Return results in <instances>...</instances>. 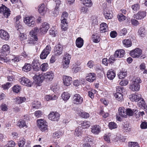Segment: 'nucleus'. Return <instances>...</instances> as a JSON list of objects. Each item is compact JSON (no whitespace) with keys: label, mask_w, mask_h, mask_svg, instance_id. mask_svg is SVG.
Segmentation results:
<instances>
[{"label":"nucleus","mask_w":147,"mask_h":147,"mask_svg":"<svg viewBox=\"0 0 147 147\" xmlns=\"http://www.w3.org/2000/svg\"><path fill=\"white\" fill-rule=\"evenodd\" d=\"M142 54V51L139 48H136L131 51L130 53V55L134 58L138 57Z\"/></svg>","instance_id":"obj_9"},{"label":"nucleus","mask_w":147,"mask_h":147,"mask_svg":"<svg viewBox=\"0 0 147 147\" xmlns=\"http://www.w3.org/2000/svg\"><path fill=\"white\" fill-rule=\"evenodd\" d=\"M119 140V138L117 135L113 134H111V142H118Z\"/></svg>","instance_id":"obj_37"},{"label":"nucleus","mask_w":147,"mask_h":147,"mask_svg":"<svg viewBox=\"0 0 147 147\" xmlns=\"http://www.w3.org/2000/svg\"><path fill=\"white\" fill-rule=\"evenodd\" d=\"M71 59V55L68 54L67 53L64 55L63 60L70 63Z\"/></svg>","instance_id":"obj_45"},{"label":"nucleus","mask_w":147,"mask_h":147,"mask_svg":"<svg viewBox=\"0 0 147 147\" xmlns=\"http://www.w3.org/2000/svg\"><path fill=\"white\" fill-rule=\"evenodd\" d=\"M40 102L37 101H35L33 102L32 107L33 109H38L40 107Z\"/></svg>","instance_id":"obj_41"},{"label":"nucleus","mask_w":147,"mask_h":147,"mask_svg":"<svg viewBox=\"0 0 147 147\" xmlns=\"http://www.w3.org/2000/svg\"><path fill=\"white\" fill-rule=\"evenodd\" d=\"M38 10L39 13L42 15H43L45 13V8L44 3L40 4L38 7Z\"/></svg>","instance_id":"obj_22"},{"label":"nucleus","mask_w":147,"mask_h":147,"mask_svg":"<svg viewBox=\"0 0 147 147\" xmlns=\"http://www.w3.org/2000/svg\"><path fill=\"white\" fill-rule=\"evenodd\" d=\"M128 147H140L138 144L136 142H130L128 143Z\"/></svg>","instance_id":"obj_50"},{"label":"nucleus","mask_w":147,"mask_h":147,"mask_svg":"<svg viewBox=\"0 0 147 147\" xmlns=\"http://www.w3.org/2000/svg\"><path fill=\"white\" fill-rule=\"evenodd\" d=\"M37 41V40H35L32 37L28 40L27 43L31 45L35 44H36V42Z\"/></svg>","instance_id":"obj_62"},{"label":"nucleus","mask_w":147,"mask_h":147,"mask_svg":"<svg viewBox=\"0 0 147 147\" xmlns=\"http://www.w3.org/2000/svg\"><path fill=\"white\" fill-rule=\"evenodd\" d=\"M69 62L63 60L61 65V67L64 69H66L68 67H69Z\"/></svg>","instance_id":"obj_46"},{"label":"nucleus","mask_w":147,"mask_h":147,"mask_svg":"<svg viewBox=\"0 0 147 147\" xmlns=\"http://www.w3.org/2000/svg\"><path fill=\"white\" fill-rule=\"evenodd\" d=\"M44 79H45L47 81H51L54 77V74L51 71L47 72L45 73L43 76Z\"/></svg>","instance_id":"obj_10"},{"label":"nucleus","mask_w":147,"mask_h":147,"mask_svg":"<svg viewBox=\"0 0 147 147\" xmlns=\"http://www.w3.org/2000/svg\"><path fill=\"white\" fill-rule=\"evenodd\" d=\"M122 43L124 46L126 47L131 46L132 42L131 40L129 39H125L123 40Z\"/></svg>","instance_id":"obj_27"},{"label":"nucleus","mask_w":147,"mask_h":147,"mask_svg":"<svg viewBox=\"0 0 147 147\" xmlns=\"http://www.w3.org/2000/svg\"><path fill=\"white\" fill-rule=\"evenodd\" d=\"M17 125L20 128H22L26 126V124L24 120H21L18 121L17 124Z\"/></svg>","instance_id":"obj_44"},{"label":"nucleus","mask_w":147,"mask_h":147,"mask_svg":"<svg viewBox=\"0 0 147 147\" xmlns=\"http://www.w3.org/2000/svg\"><path fill=\"white\" fill-rule=\"evenodd\" d=\"M78 126V127L76 128L74 133V135L76 136L80 137L82 135V131H81V127Z\"/></svg>","instance_id":"obj_38"},{"label":"nucleus","mask_w":147,"mask_h":147,"mask_svg":"<svg viewBox=\"0 0 147 147\" xmlns=\"http://www.w3.org/2000/svg\"><path fill=\"white\" fill-rule=\"evenodd\" d=\"M38 30L37 28L35 27L30 32V36L35 40H38V38L37 35L38 33Z\"/></svg>","instance_id":"obj_12"},{"label":"nucleus","mask_w":147,"mask_h":147,"mask_svg":"<svg viewBox=\"0 0 147 147\" xmlns=\"http://www.w3.org/2000/svg\"><path fill=\"white\" fill-rule=\"evenodd\" d=\"M130 99L132 101L139 102L140 103L142 106H143L144 105L145 102L144 100L141 97L140 94H138L136 95L133 94L130 97Z\"/></svg>","instance_id":"obj_2"},{"label":"nucleus","mask_w":147,"mask_h":147,"mask_svg":"<svg viewBox=\"0 0 147 147\" xmlns=\"http://www.w3.org/2000/svg\"><path fill=\"white\" fill-rule=\"evenodd\" d=\"M146 16L145 11H140L137 13L135 16V18L138 19H141L144 18Z\"/></svg>","instance_id":"obj_25"},{"label":"nucleus","mask_w":147,"mask_h":147,"mask_svg":"<svg viewBox=\"0 0 147 147\" xmlns=\"http://www.w3.org/2000/svg\"><path fill=\"white\" fill-rule=\"evenodd\" d=\"M145 32V29L143 28H140L138 31V34L140 36L142 37H143L144 34V33Z\"/></svg>","instance_id":"obj_57"},{"label":"nucleus","mask_w":147,"mask_h":147,"mask_svg":"<svg viewBox=\"0 0 147 147\" xmlns=\"http://www.w3.org/2000/svg\"><path fill=\"white\" fill-rule=\"evenodd\" d=\"M51 51V47L49 45H47L41 53L40 55V59H45Z\"/></svg>","instance_id":"obj_3"},{"label":"nucleus","mask_w":147,"mask_h":147,"mask_svg":"<svg viewBox=\"0 0 147 147\" xmlns=\"http://www.w3.org/2000/svg\"><path fill=\"white\" fill-rule=\"evenodd\" d=\"M83 98L80 94H76L74 95L73 98V101L74 104H81L83 102Z\"/></svg>","instance_id":"obj_7"},{"label":"nucleus","mask_w":147,"mask_h":147,"mask_svg":"<svg viewBox=\"0 0 147 147\" xmlns=\"http://www.w3.org/2000/svg\"><path fill=\"white\" fill-rule=\"evenodd\" d=\"M76 43L78 47L80 48L83 45V40L81 37H78L76 40Z\"/></svg>","instance_id":"obj_24"},{"label":"nucleus","mask_w":147,"mask_h":147,"mask_svg":"<svg viewBox=\"0 0 147 147\" xmlns=\"http://www.w3.org/2000/svg\"><path fill=\"white\" fill-rule=\"evenodd\" d=\"M48 66L47 63H43L40 66V68L42 71H45L47 69Z\"/></svg>","instance_id":"obj_52"},{"label":"nucleus","mask_w":147,"mask_h":147,"mask_svg":"<svg viewBox=\"0 0 147 147\" xmlns=\"http://www.w3.org/2000/svg\"><path fill=\"white\" fill-rule=\"evenodd\" d=\"M63 80L64 84L67 86H69L72 82L71 78L67 76H63Z\"/></svg>","instance_id":"obj_13"},{"label":"nucleus","mask_w":147,"mask_h":147,"mask_svg":"<svg viewBox=\"0 0 147 147\" xmlns=\"http://www.w3.org/2000/svg\"><path fill=\"white\" fill-rule=\"evenodd\" d=\"M62 29L64 31H66L68 27V24L66 22L67 20H61Z\"/></svg>","instance_id":"obj_26"},{"label":"nucleus","mask_w":147,"mask_h":147,"mask_svg":"<svg viewBox=\"0 0 147 147\" xmlns=\"http://www.w3.org/2000/svg\"><path fill=\"white\" fill-rule=\"evenodd\" d=\"M31 69V65L28 63H26L22 68V70L26 72H28L30 71Z\"/></svg>","instance_id":"obj_35"},{"label":"nucleus","mask_w":147,"mask_h":147,"mask_svg":"<svg viewBox=\"0 0 147 147\" xmlns=\"http://www.w3.org/2000/svg\"><path fill=\"white\" fill-rule=\"evenodd\" d=\"M145 115V113L144 111L139 112L135 115V117L136 119H139L141 116L143 117Z\"/></svg>","instance_id":"obj_63"},{"label":"nucleus","mask_w":147,"mask_h":147,"mask_svg":"<svg viewBox=\"0 0 147 147\" xmlns=\"http://www.w3.org/2000/svg\"><path fill=\"white\" fill-rule=\"evenodd\" d=\"M11 83L9 82L6 83V84L3 85L1 86V88H3V90H5L8 89L11 86Z\"/></svg>","instance_id":"obj_59"},{"label":"nucleus","mask_w":147,"mask_h":147,"mask_svg":"<svg viewBox=\"0 0 147 147\" xmlns=\"http://www.w3.org/2000/svg\"><path fill=\"white\" fill-rule=\"evenodd\" d=\"M91 38L92 39L93 41L96 43L98 42L100 40V38L99 36L94 34H92L91 36Z\"/></svg>","instance_id":"obj_32"},{"label":"nucleus","mask_w":147,"mask_h":147,"mask_svg":"<svg viewBox=\"0 0 147 147\" xmlns=\"http://www.w3.org/2000/svg\"><path fill=\"white\" fill-rule=\"evenodd\" d=\"M79 125H81L83 129L87 128L90 126V123L88 121H82L80 122Z\"/></svg>","instance_id":"obj_29"},{"label":"nucleus","mask_w":147,"mask_h":147,"mask_svg":"<svg viewBox=\"0 0 147 147\" xmlns=\"http://www.w3.org/2000/svg\"><path fill=\"white\" fill-rule=\"evenodd\" d=\"M111 134H109L107 135H105L104 137V139L108 143H111Z\"/></svg>","instance_id":"obj_51"},{"label":"nucleus","mask_w":147,"mask_h":147,"mask_svg":"<svg viewBox=\"0 0 147 147\" xmlns=\"http://www.w3.org/2000/svg\"><path fill=\"white\" fill-rule=\"evenodd\" d=\"M34 79L38 82H42L44 79V77L42 74L36 75L33 77Z\"/></svg>","instance_id":"obj_31"},{"label":"nucleus","mask_w":147,"mask_h":147,"mask_svg":"<svg viewBox=\"0 0 147 147\" xmlns=\"http://www.w3.org/2000/svg\"><path fill=\"white\" fill-rule=\"evenodd\" d=\"M108 125L109 128L111 129L116 128L117 127L116 124L114 122L109 123Z\"/></svg>","instance_id":"obj_55"},{"label":"nucleus","mask_w":147,"mask_h":147,"mask_svg":"<svg viewBox=\"0 0 147 147\" xmlns=\"http://www.w3.org/2000/svg\"><path fill=\"white\" fill-rule=\"evenodd\" d=\"M80 116L84 118H87L90 116L88 113L85 112H80L79 113Z\"/></svg>","instance_id":"obj_47"},{"label":"nucleus","mask_w":147,"mask_h":147,"mask_svg":"<svg viewBox=\"0 0 147 147\" xmlns=\"http://www.w3.org/2000/svg\"><path fill=\"white\" fill-rule=\"evenodd\" d=\"M62 135V133L60 131H57L54 133L53 136L56 138H60Z\"/></svg>","instance_id":"obj_42"},{"label":"nucleus","mask_w":147,"mask_h":147,"mask_svg":"<svg viewBox=\"0 0 147 147\" xmlns=\"http://www.w3.org/2000/svg\"><path fill=\"white\" fill-rule=\"evenodd\" d=\"M10 52V48L9 46L7 45H5L3 46L1 49V52L3 53L7 52L9 53Z\"/></svg>","instance_id":"obj_28"},{"label":"nucleus","mask_w":147,"mask_h":147,"mask_svg":"<svg viewBox=\"0 0 147 147\" xmlns=\"http://www.w3.org/2000/svg\"><path fill=\"white\" fill-rule=\"evenodd\" d=\"M118 18L120 22H122L125 20L126 18L122 14H119L118 15Z\"/></svg>","instance_id":"obj_58"},{"label":"nucleus","mask_w":147,"mask_h":147,"mask_svg":"<svg viewBox=\"0 0 147 147\" xmlns=\"http://www.w3.org/2000/svg\"><path fill=\"white\" fill-rule=\"evenodd\" d=\"M20 80V82L22 85L28 87L31 86L32 83L28 78L23 77Z\"/></svg>","instance_id":"obj_14"},{"label":"nucleus","mask_w":147,"mask_h":147,"mask_svg":"<svg viewBox=\"0 0 147 147\" xmlns=\"http://www.w3.org/2000/svg\"><path fill=\"white\" fill-rule=\"evenodd\" d=\"M21 89L20 87L18 85L14 86L13 88V90L14 92L18 93L19 92Z\"/></svg>","instance_id":"obj_54"},{"label":"nucleus","mask_w":147,"mask_h":147,"mask_svg":"<svg viewBox=\"0 0 147 147\" xmlns=\"http://www.w3.org/2000/svg\"><path fill=\"white\" fill-rule=\"evenodd\" d=\"M129 89L134 91H138L140 88V86L139 84H136L134 83H132L130 84L129 87Z\"/></svg>","instance_id":"obj_19"},{"label":"nucleus","mask_w":147,"mask_h":147,"mask_svg":"<svg viewBox=\"0 0 147 147\" xmlns=\"http://www.w3.org/2000/svg\"><path fill=\"white\" fill-rule=\"evenodd\" d=\"M118 111L119 115L122 117L126 118V110L123 107H119V109Z\"/></svg>","instance_id":"obj_23"},{"label":"nucleus","mask_w":147,"mask_h":147,"mask_svg":"<svg viewBox=\"0 0 147 147\" xmlns=\"http://www.w3.org/2000/svg\"><path fill=\"white\" fill-rule=\"evenodd\" d=\"M43 114V113L40 111H37L34 113L35 116L37 118L41 117Z\"/></svg>","instance_id":"obj_60"},{"label":"nucleus","mask_w":147,"mask_h":147,"mask_svg":"<svg viewBox=\"0 0 147 147\" xmlns=\"http://www.w3.org/2000/svg\"><path fill=\"white\" fill-rule=\"evenodd\" d=\"M95 79V74L93 73L89 74L86 77V80L90 82H93Z\"/></svg>","instance_id":"obj_20"},{"label":"nucleus","mask_w":147,"mask_h":147,"mask_svg":"<svg viewBox=\"0 0 147 147\" xmlns=\"http://www.w3.org/2000/svg\"><path fill=\"white\" fill-rule=\"evenodd\" d=\"M60 115L56 112H52L48 115L49 119L52 121H57L59 119Z\"/></svg>","instance_id":"obj_6"},{"label":"nucleus","mask_w":147,"mask_h":147,"mask_svg":"<svg viewBox=\"0 0 147 147\" xmlns=\"http://www.w3.org/2000/svg\"><path fill=\"white\" fill-rule=\"evenodd\" d=\"M80 69V67H79L76 64L73 65L72 66V70L74 73H77L79 71Z\"/></svg>","instance_id":"obj_43"},{"label":"nucleus","mask_w":147,"mask_h":147,"mask_svg":"<svg viewBox=\"0 0 147 147\" xmlns=\"http://www.w3.org/2000/svg\"><path fill=\"white\" fill-rule=\"evenodd\" d=\"M15 145V143L13 141H9L7 144L4 147H14Z\"/></svg>","instance_id":"obj_56"},{"label":"nucleus","mask_w":147,"mask_h":147,"mask_svg":"<svg viewBox=\"0 0 147 147\" xmlns=\"http://www.w3.org/2000/svg\"><path fill=\"white\" fill-rule=\"evenodd\" d=\"M127 72L126 71H121L118 74L119 78L120 79L125 78L127 75Z\"/></svg>","instance_id":"obj_49"},{"label":"nucleus","mask_w":147,"mask_h":147,"mask_svg":"<svg viewBox=\"0 0 147 147\" xmlns=\"http://www.w3.org/2000/svg\"><path fill=\"white\" fill-rule=\"evenodd\" d=\"M8 107L6 104L3 103L1 106V108L2 111H7L8 109Z\"/></svg>","instance_id":"obj_64"},{"label":"nucleus","mask_w":147,"mask_h":147,"mask_svg":"<svg viewBox=\"0 0 147 147\" xmlns=\"http://www.w3.org/2000/svg\"><path fill=\"white\" fill-rule=\"evenodd\" d=\"M136 110L134 111V109L132 110L130 108L127 109L126 110V115L129 116H132L133 115L134 113L136 111Z\"/></svg>","instance_id":"obj_40"},{"label":"nucleus","mask_w":147,"mask_h":147,"mask_svg":"<svg viewBox=\"0 0 147 147\" xmlns=\"http://www.w3.org/2000/svg\"><path fill=\"white\" fill-rule=\"evenodd\" d=\"M16 103L20 104L24 102L26 100V98L24 97H18L15 99Z\"/></svg>","instance_id":"obj_36"},{"label":"nucleus","mask_w":147,"mask_h":147,"mask_svg":"<svg viewBox=\"0 0 147 147\" xmlns=\"http://www.w3.org/2000/svg\"><path fill=\"white\" fill-rule=\"evenodd\" d=\"M114 96L116 100L119 101H121L123 100V98L122 94L120 92H116Z\"/></svg>","instance_id":"obj_34"},{"label":"nucleus","mask_w":147,"mask_h":147,"mask_svg":"<svg viewBox=\"0 0 147 147\" xmlns=\"http://www.w3.org/2000/svg\"><path fill=\"white\" fill-rule=\"evenodd\" d=\"M93 140V138L90 135L86 136L84 138V141L86 142H91Z\"/></svg>","instance_id":"obj_61"},{"label":"nucleus","mask_w":147,"mask_h":147,"mask_svg":"<svg viewBox=\"0 0 147 147\" xmlns=\"http://www.w3.org/2000/svg\"><path fill=\"white\" fill-rule=\"evenodd\" d=\"M115 76V73L112 69L109 70L107 72V77L110 80H113Z\"/></svg>","instance_id":"obj_18"},{"label":"nucleus","mask_w":147,"mask_h":147,"mask_svg":"<svg viewBox=\"0 0 147 147\" xmlns=\"http://www.w3.org/2000/svg\"><path fill=\"white\" fill-rule=\"evenodd\" d=\"M82 3L88 7H90L92 5L91 0H81Z\"/></svg>","instance_id":"obj_33"},{"label":"nucleus","mask_w":147,"mask_h":147,"mask_svg":"<svg viewBox=\"0 0 147 147\" xmlns=\"http://www.w3.org/2000/svg\"><path fill=\"white\" fill-rule=\"evenodd\" d=\"M63 46L60 43L58 44L55 47L54 53L55 56H58L61 55L63 52Z\"/></svg>","instance_id":"obj_4"},{"label":"nucleus","mask_w":147,"mask_h":147,"mask_svg":"<svg viewBox=\"0 0 147 147\" xmlns=\"http://www.w3.org/2000/svg\"><path fill=\"white\" fill-rule=\"evenodd\" d=\"M34 18L32 16L27 17L24 18V21L25 23L28 26L33 27L35 23Z\"/></svg>","instance_id":"obj_5"},{"label":"nucleus","mask_w":147,"mask_h":147,"mask_svg":"<svg viewBox=\"0 0 147 147\" xmlns=\"http://www.w3.org/2000/svg\"><path fill=\"white\" fill-rule=\"evenodd\" d=\"M70 97V94L67 92H64L61 94L62 98L64 100H67Z\"/></svg>","instance_id":"obj_39"},{"label":"nucleus","mask_w":147,"mask_h":147,"mask_svg":"<svg viewBox=\"0 0 147 147\" xmlns=\"http://www.w3.org/2000/svg\"><path fill=\"white\" fill-rule=\"evenodd\" d=\"M37 125L40 129L42 131H47V123L44 120L41 119L37 120Z\"/></svg>","instance_id":"obj_1"},{"label":"nucleus","mask_w":147,"mask_h":147,"mask_svg":"<svg viewBox=\"0 0 147 147\" xmlns=\"http://www.w3.org/2000/svg\"><path fill=\"white\" fill-rule=\"evenodd\" d=\"M0 13H3L5 17L7 18L10 14L9 9L2 4L0 7Z\"/></svg>","instance_id":"obj_8"},{"label":"nucleus","mask_w":147,"mask_h":147,"mask_svg":"<svg viewBox=\"0 0 147 147\" xmlns=\"http://www.w3.org/2000/svg\"><path fill=\"white\" fill-rule=\"evenodd\" d=\"M49 28V24L47 23L44 22L42 24L40 28V30L41 32L44 33L47 32Z\"/></svg>","instance_id":"obj_15"},{"label":"nucleus","mask_w":147,"mask_h":147,"mask_svg":"<svg viewBox=\"0 0 147 147\" xmlns=\"http://www.w3.org/2000/svg\"><path fill=\"white\" fill-rule=\"evenodd\" d=\"M55 2L56 4V7L55 9L53 11V13H56L57 14H58L59 12L57 10V9L58 8V6L61 3V1L60 0H55Z\"/></svg>","instance_id":"obj_53"},{"label":"nucleus","mask_w":147,"mask_h":147,"mask_svg":"<svg viewBox=\"0 0 147 147\" xmlns=\"http://www.w3.org/2000/svg\"><path fill=\"white\" fill-rule=\"evenodd\" d=\"M125 53V51L123 49L117 50L114 54V57L118 58L122 57Z\"/></svg>","instance_id":"obj_16"},{"label":"nucleus","mask_w":147,"mask_h":147,"mask_svg":"<svg viewBox=\"0 0 147 147\" xmlns=\"http://www.w3.org/2000/svg\"><path fill=\"white\" fill-rule=\"evenodd\" d=\"M91 131L94 134H98L100 131V127L98 125H94L92 126L91 128Z\"/></svg>","instance_id":"obj_17"},{"label":"nucleus","mask_w":147,"mask_h":147,"mask_svg":"<svg viewBox=\"0 0 147 147\" xmlns=\"http://www.w3.org/2000/svg\"><path fill=\"white\" fill-rule=\"evenodd\" d=\"M100 32L101 33L105 32L108 30V28L106 24L102 23L100 25Z\"/></svg>","instance_id":"obj_21"},{"label":"nucleus","mask_w":147,"mask_h":147,"mask_svg":"<svg viewBox=\"0 0 147 147\" xmlns=\"http://www.w3.org/2000/svg\"><path fill=\"white\" fill-rule=\"evenodd\" d=\"M0 37L2 39L7 40L9 38V35L7 32L1 29L0 30Z\"/></svg>","instance_id":"obj_11"},{"label":"nucleus","mask_w":147,"mask_h":147,"mask_svg":"<svg viewBox=\"0 0 147 147\" xmlns=\"http://www.w3.org/2000/svg\"><path fill=\"white\" fill-rule=\"evenodd\" d=\"M105 18L106 19H110L113 17L111 11L107 10L104 12Z\"/></svg>","instance_id":"obj_30"},{"label":"nucleus","mask_w":147,"mask_h":147,"mask_svg":"<svg viewBox=\"0 0 147 147\" xmlns=\"http://www.w3.org/2000/svg\"><path fill=\"white\" fill-rule=\"evenodd\" d=\"M131 83L136 84H139L141 82V81L140 78L137 77H134L132 79Z\"/></svg>","instance_id":"obj_48"}]
</instances>
